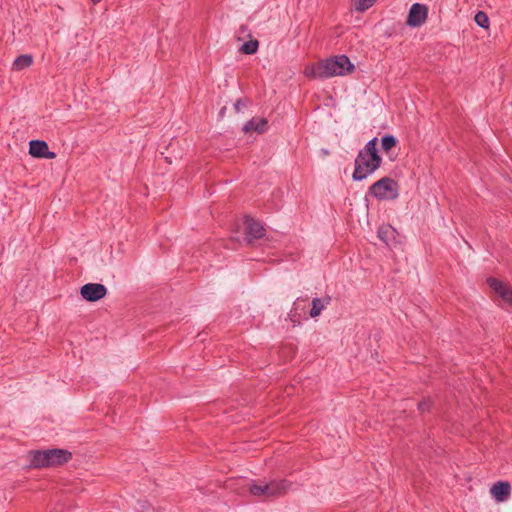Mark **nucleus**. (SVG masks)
<instances>
[{
	"instance_id": "obj_1",
	"label": "nucleus",
	"mask_w": 512,
	"mask_h": 512,
	"mask_svg": "<svg viewBox=\"0 0 512 512\" xmlns=\"http://www.w3.org/2000/svg\"><path fill=\"white\" fill-rule=\"evenodd\" d=\"M381 162L382 158L377 151V138H373L359 151L355 159V169L352 175L353 180L361 181L367 178L380 167Z\"/></svg>"
},
{
	"instance_id": "obj_2",
	"label": "nucleus",
	"mask_w": 512,
	"mask_h": 512,
	"mask_svg": "<svg viewBox=\"0 0 512 512\" xmlns=\"http://www.w3.org/2000/svg\"><path fill=\"white\" fill-rule=\"evenodd\" d=\"M292 483L287 479H273L269 482L263 480H251L246 487L249 493L263 501L273 500L285 495Z\"/></svg>"
},
{
	"instance_id": "obj_3",
	"label": "nucleus",
	"mask_w": 512,
	"mask_h": 512,
	"mask_svg": "<svg viewBox=\"0 0 512 512\" xmlns=\"http://www.w3.org/2000/svg\"><path fill=\"white\" fill-rule=\"evenodd\" d=\"M71 452L65 449H48L30 452V463L35 468L54 467L68 462Z\"/></svg>"
},
{
	"instance_id": "obj_4",
	"label": "nucleus",
	"mask_w": 512,
	"mask_h": 512,
	"mask_svg": "<svg viewBox=\"0 0 512 512\" xmlns=\"http://www.w3.org/2000/svg\"><path fill=\"white\" fill-rule=\"evenodd\" d=\"M354 69V65L345 55L335 58L326 59L318 63L319 74L321 78H330L333 76H342L350 73Z\"/></svg>"
},
{
	"instance_id": "obj_5",
	"label": "nucleus",
	"mask_w": 512,
	"mask_h": 512,
	"mask_svg": "<svg viewBox=\"0 0 512 512\" xmlns=\"http://www.w3.org/2000/svg\"><path fill=\"white\" fill-rule=\"evenodd\" d=\"M369 194L380 200H394L399 195L398 184L390 177H383L370 186Z\"/></svg>"
},
{
	"instance_id": "obj_6",
	"label": "nucleus",
	"mask_w": 512,
	"mask_h": 512,
	"mask_svg": "<svg viewBox=\"0 0 512 512\" xmlns=\"http://www.w3.org/2000/svg\"><path fill=\"white\" fill-rule=\"evenodd\" d=\"M428 15V8L424 4L414 3L408 13L406 24L410 27H420L425 23Z\"/></svg>"
},
{
	"instance_id": "obj_7",
	"label": "nucleus",
	"mask_w": 512,
	"mask_h": 512,
	"mask_svg": "<svg viewBox=\"0 0 512 512\" xmlns=\"http://www.w3.org/2000/svg\"><path fill=\"white\" fill-rule=\"evenodd\" d=\"M80 294L86 301L96 302L106 296L107 288L100 283H88L81 287Z\"/></svg>"
},
{
	"instance_id": "obj_8",
	"label": "nucleus",
	"mask_w": 512,
	"mask_h": 512,
	"mask_svg": "<svg viewBox=\"0 0 512 512\" xmlns=\"http://www.w3.org/2000/svg\"><path fill=\"white\" fill-rule=\"evenodd\" d=\"M244 231L248 243H252L254 240L260 239L265 235L264 227L248 216L244 220Z\"/></svg>"
},
{
	"instance_id": "obj_9",
	"label": "nucleus",
	"mask_w": 512,
	"mask_h": 512,
	"mask_svg": "<svg viewBox=\"0 0 512 512\" xmlns=\"http://www.w3.org/2000/svg\"><path fill=\"white\" fill-rule=\"evenodd\" d=\"M29 154L36 158L54 159L56 154L49 150L48 144L42 140H32L29 143Z\"/></svg>"
},
{
	"instance_id": "obj_10",
	"label": "nucleus",
	"mask_w": 512,
	"mask_h": 512,
	"mask_svg": "<svg viewBox=\"0 0 512 512\" xmlns=\"http://www.w3.org/2000/svg\"><path fill=\"white\" fill-rule=\"evenodd\" d=\"M511 493V485L508 481H497L490 488V494L497 502H504Z\"/></svg>"
},
{
	"instance_id": "obj_11",
	"label": "nucleus",
	"mask_w": 512,
	"mask_h": 512,
	"mask_svg": "<svg viewBox=\"0 0 512 512\" xmlns=\"http://www.w3.org/2000/svg\"><path fill=\"white\" fill-rule=\"evenodd\" d=\"M489 286L497 293L503 301L508 304L512 303V287L495 278L488 279Z\"/></svg>"
},
{
	"instance_id": "obj_12",
	"label": "nucleus",
	"mask_w": 512,
	"mask_h": 512,
	"mask_svg": "<svg viewBox=\"0 0 512 512\" xmlns=\"http://www.w3.org/2000/svg\"><path fill=\"white\" fill-rule=\"evenodd\" d=\"M267 120L265 118H252L244 126L243 131L249 133L252 131L263 133L267 128Z\"/></svg>"
},
{
	"instance_id": "obj_13",
	"label": "nucleus",
	"mask_w": 512,
	"mask_h": 512,
	"mask_svg": "<svg viewBox=\"0 0 512 512\" xmlns=\"http://www.w3.org/2000/svg\"><path fill=\"white\" fill-rule=\"evenodd\" d=\"M33 63V58L31 55L23 54L18 56L13 62V69L16 71L23 70L28 68Z\"/></svg>"
},
{
	"instance_id": "obj_14",
	"label": "nucleus",
	"mask_w": 512,
	"mask_h": 512,
	"mask_svg": "<svg viewBox=\"0 0 512 512\" xmlns=\"http://www.w3.org/2000/svg\"><path fill=\"white\" fill-rule=\"evenodd\" d=\"M330 298H327L325 300L320 298H314L312 300V308L310 310V316L312 318H315L319 316L322 312V310L325 308V306L329 303Z\"/></svg>"
},
{
	"instance_id": "obj_15",
	"label": "nucleus",
	"mask_w": 512,
	"mask_h": 512,
	"mask_svg": "<svg viewBox=\"0 0 512 512\" xmlns=\"http://www.w3.org/2000/svg\"><path fill=\"white\" fill-rule=\"evenodd\" d=\"M258 46H259V43L257 40H250V41L245 42L241 46L240 51L244 54L251 55V54H254L257 52Z\"/></svg>"
},
{
	"instance_id": "obj_16",
	"label": "nucleus",
	"mask_w": 512,
	"mask_h": 512,
	"mask_svg": "<svg viewBox=\"0 0 512 512\" xmlns=\"http://www.w3.org/2000/svg\"><path fill=\"white\" fill-rule=\"evenodd\" d=\"M475 22L477 25L484 29H488L490 25V20L488 15L483 11H478L474 17Z\"/></svg>"
},
{
	"instance_id": "obj_17",
	"label": "nucleus",
	"mask_w": 512,
	"mask_h": 512,
	"mask_svg": "<svg viewBox=\"0 0 512 512\" xmlns=\"http://www.w3.org/2000/svg\"><path fill=\"white\" fill-rule=\"evenodd\" d=\"M397 144V140L392 135H386L381 140V145L384 151L388 152Z\"/></svg>"
},
{
	"instance_id": "obj_18",
	"label": "nucleus",
	"mask_w": 512,
	"mask_h": 512,
	"mask_svg": "<svg viewBox=\"0 0 512 512\" xmlns=\"http://www.w3.org/2000/svg\"><path fill=\"white\" fill-rule=\"evenodd\" d=\"M376 0H355V9L359 12H364L370 8Z\"/></svg>"
},
{
	"instance_id": "obj_19",
	"label": "nucleus",
	"mask_w": 512,
	"mask_h": 512,
	"mask_svg": "<svg viewBox=\"0 0 512 512\" xmlns=\"http://www.w3.org/2000/svg\"><path fill=\"white\" fill-rule=\"evenodd\" d=\"M320 70H318V63L309 65L305 68L304 74L310 78H321V74H319Z\"/></svg>"
},
{
	"instance_id": "obj_20",
	"label": "nucleus",
	"mask_w": 512,
	"mask_h": 512,
	"mask_svg": "<svg viewBox=\"0 0 512 512\" xmlns=\"http://www.w3.org/2000/svg\"><path fill=\"white\" fill-rule=\"evenodd\" d=\"M430 407H431V402L429 399L427 400H423L421 402L418 403V409L421 411V412H425V411H429L430 410Z\"/></svg>"
},
{
	"instance_id": "obj_21",
	"label": "nucleus",
	"mask_w": 512,
	"mask_h": 512,
	"mask_svg": "<svg viewBox=\"0 0 512 512\" xmlns=\"http://www.w3.org/2000/svg\"><path fill=\"white\" fill-rule=\"evenodd\" d=\"M244 107H246V102H244L242 99L237 100L234 104V108L237 112H240Z\"/></svg>"
}]
</instances>
